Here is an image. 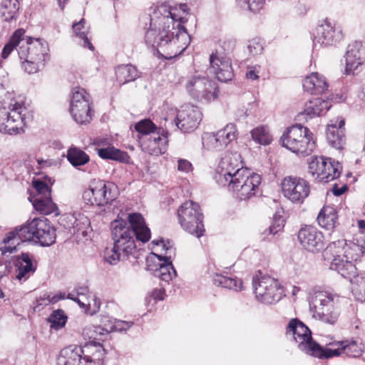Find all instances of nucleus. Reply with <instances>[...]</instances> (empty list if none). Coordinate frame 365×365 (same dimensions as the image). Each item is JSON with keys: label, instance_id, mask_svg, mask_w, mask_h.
<instances>
[{"label": "nucleus", "instance_id": "5", "mask_svg": "<svg viewBox=\"0 0 365 365\" xmlns=\"http://www.w3.org/2000/svg\"><path fill=\"white\" fill-rule=\"evenodd\" d=\"M17 51L23 68L29 74L38 71L48 59V45L39 38H25L23 36L21 45Z\"/></svg>", "mask_w": 365, "mask_h": 365}, {"label": "nucleus", "instance_id": "50", "mask_svg": "<svg viewBox=\"0 0 365 365\" xmlns=\"http://www.w3.org/2000/svg\"><path fill=\"white\" fill-rule=\"evenodd\" d=\"M236 2L242 9H248L255 13L263 7L264 0H236Z\"/></svg>", "mask_w": 365, "mask_h": 365}, {"label": "nucleus", "instance_id": "14", "mask_svg": "<svg viewBox=\"0 0 365 365\" xmlns=\"http://www.w3.org/2000/svg\"><path fill=\"white\" fill-rule=\"evenodd\" d=\"M185 86L191 98L198 101L208 103L217 97L215 83L205 76H190Z\"/></svg>", "mask_w": 365, "mask_h": 365}, {"label": "nucleus", "instance_id": "54", "mask_svg": "<svg viewBox=\"0 0 365 365\" xmlns=\"http://www.w3.org/2000/svg\"><path fill=\"white\" fill-rule=\"evenodd\" d=\"M133 324V322L122 321L114 319L113 324L110 326L108 331L109 333L111 331H126L132 327Z\"/></svg>", "mask_w": 365, "mask_h": 365}, {"label": "nucleus", "instance_id": "12", "mask_svg": "<svg viewBox=\"0 0 365 365\" xmlns=\"http://www.w3.org/2000/svg\"><path fill=\"white\" fill-rule=\"evenodd\" d=\"M252 287L257 299L264 304L276 303L285 296L281 284L269 276L253 277Z\"/></svg>", "mask_w": 365, "mask_h": 365}, {"label": "nucleus", "instance_id": "23", "mask_svg": "<svg viewBox=\"0 0 365 365\" xmlns=\"http://www.w3.org/2000/svg\"><path fill=\"white\" fill-rule=\"evenodd\" d=\"M298 240L302 246L309 252H319L324 249V235L315 227L307 225L298 232Z\"/></svg>", "mask_w": 365, "mask_h": 365}, {"label": "nucleus", "instance_id": "38", "mask_svg": "<svg viewBox=\"0 0 365 365\" xmlns=\"http://www.w3.org/2000/svg\"><path fill=\"white\" fill-rule=\"evenodd\" d=\"M24 34L25 30L23 29H19L14 31L9 38V41L5 44L2 49V58L6 59L8 58L14 48H20L21 40H23V36H24Z\"/></svg>", "mask_w": 365, "mask_h": 365}, {"label": "nucleus", "instance_id": "25", "mask_svg": "<svg viewBox=\"0 0 365 365\" xmlns=\"http://www.w3.org/2000/svg\"><path fill=\"white\" fill-rule=\"evenodd\" d=\"M88 353L87 349L81 350L80 347L68 346L63 349L57 357V365H91L84 361L81 354Z\"/></svg>", "mask_w": 365, "mask_h": 365}, {"label": "nucleus", "instance_id": "48", "mask_svg": "<svg viewBox=\"0 0 365 365\" xmlns=\"http://www.w3.org/2000/svg\"><path fill=\"white\" fill-rule=\"evenodd\" d=\"M135 130L145 135V138L155 133L158 127L150 119H143L135 125Z\"/></svg>", "mask_w": 365, "mask_h": 365}, {"label": "nucleus", "instance_id": "60", "mask_svg": "<svg viewBox=\"0 0 365 365\" xmlns=\"http://www.w3.org/2000/svg\"><path fill=\"white\" fill-rule=\"evenodd\" d=\"M178 169L181 172L189 173L192 170V164L187 160L179 159Z\"/></svg>", "mask_w": 365, "mask_h": 365}, {"label": "nucleus", "instance_id": "58", "mask_svg": "<svg viewBox=\"0 0 365 365\" xmlns=\"http://www.w3.org/2000/svg\"><path fill=\"white\" fill-rule=\"evenodd\" d=\"M165 296V291L164 289H154L152 293L150 294L148 297H147V301L149 303L151 301H153V304H155L157 301H162L164 299Z\"/></svg>", "mask_w": 365, "mask_h": 365}, {"label": "nucleus", "instance_id": "51", "mask_svg": "<svg viewBox=\"0 0 365 365\" xmlns=\"http://www.w3.org/2000/svg\"><path fill=\"white\" fill-rule=\"evenodd\" d=\"M33 187L36 192L34 197H38L39 195L44 197L51 196V188L45 182L39 180H34Z\"/></svg>", "mask_w": 365, "mask_h": 365}, {"label": "nucleus", "instance_id": "36", "mask_svg": "<svg viewBox=\"0 0 365 365\" xmlns=\"http://www.w3.org/2000/svg\"><path fill=\"white\" fill-rule=\"evenodd\" d=\"M66 157L68 162L78 170H81L80 167L90 161L89 155L83 150L76 147L70 148L68 150Z\"/></svg>", "mask_w": 365, "mask_h": 365}, {"label": "nucleus", "instance_id": "17", "mask_svg": "<svg viewBox=\"0 0 365 365\" xmlns=\"http://www.w3.org/2000/svg\"><path fill=\"white\" fill-rule=\"evenodd\" d=\"M241 163V156L237 152L226 153L221 158L216 170L215 178L217 182L222 186L228 185L231 178L234 179L237 170L244 169Z\"/></svg>", "mask_w": 365, "mask_h": 365}, {"label": "nucleus", "instance_id": "4", "mask_svg": "<svg viewBox=\"0 0 365 365\" xmlns=\"http://www.w3.org/2000/svg\"><path fill=\"white\" fill-rule=\"evenodd\" d=\"M341 297L336 293L314 289L309 294V309L313 318L334 324L339 316L338 304Z\"/></svg>", "mask_w": 365, "mask_h": 365}, {"label": "nucleus", "instance_id": "56", "mask_svg": "<svg viewBox=\"0 0 365 365\" xmlns=\"http://www.w3.org/2000/svg\"><path fill=\"white\" fill-rule=\"evenodd\" d=\"M235 46V41L233 40H226L221 42L220 47L215 51H220L222 56H230Z\"/></svg>", "mask_w": 365, "mask_h": 365}, {"label": "nucleus", "instance_id": "21", "mask_svg": "<svg viewBox=\"0 0 365 365\" xmlns=\"http://www.w3.org/2000/svg\"><path fill=\"white\" fill-rule=\"evenodd\" d=\"M11 264L16 268V277L25 282L33 275L37 269V261L33 253L22 252L11 258Z\"/></svg>", "mask_w": 365, "mask_h": 365}, {"label": "nucleus", "instance_id": "19", "mask_svg": "<svg viewBox=\"0 0 365 365\" xmlns=\"http://www.w3.org/2000/svg\"><path fill=\"white\" fill-rule=\"evenodd\" d=\"M282 190L284 196L292 202L302 203L308 197L310 188L303 178L289 176L283 180Z\"/></svg>", "mask_w": 365, "mask_h": 365}, {"label": "nucleus", "instance_id": "13", "mask_svg": "<svg viewBox=\"0 0 365 365\" xmlns=\"http://www.w3.org/2000/svg\"><path fill=\"white\" fill-rule=\"evenodd\" d=\"M341 165L331 158L314 157L309 163V173L319 182H328L341 175Z\"/></svg>", "mask_w": 365, "mask_h": 365}, {"label": "nucleus", "instance_id": "24", "mask_svg": "<svg viewBox=\"0 0 365 365\" xmlns=\"http://www.w3.org/2000/svg\"><path fill=\"white\" fill-rule=\"evenodd\" d=\"M365 58V49L362 43L355 41L348 46L345 55L346 75L354 74L355 70L362 64Z\"/></svg>", "mask_w": 365, "mask_h": 365}, {"label": "nucleus", "instance_id": "37", "mask_svg": "<svg viewBox=\"0 0 365 365\" xmlns=\"http://www.w3.org/2000/svg\"><path fill=\"white\" fill-rule=\"evenodd\" d=\"M212 281L213 284L216 286L234 289L235 291H240L242 287V282L241 279L237 277H226L220 274H215Z\"/></svg>", "mask_w": 365, "mask_h": 365}, {"label": "nucleus", "instance_id": "27", "mask_svg": "<svg viewBox=\"0 0 365 365\" xmlns=\"http://www.w3.org/2000/svg\"><path fill=\"white\" fill-rule=\"evenodd\" d=\"M344 120L339 118V122H331L327 128V139L329 145L336 149H341L345 143Z\"/></svg>", "mask_w": 365, "mask_h": 365}, {"label": "nucleus", "instance_id": "29", "mask_svg": "<svg viewBox=\"0 0 365 365\" xmlns=\"http://www.w3.org/2000/svg\"><path fill=\"white\" fill-rule=\"evenodd\" d=\"M81 350L87 349L88 353L81 354L84 361L88 364L91 362V365H99L96 361H101L105 355V349L100 341H88L83 346H79Z\"/></svg>", "mask_w": 365, "mask_h": 365}, {"label": "nucleus", "instance_id": "15", "mask_svg": "<svg viewBox=\"0 0 365 365\" xmlns=\"http://www.w3.org/2000/svg\"><path fill=\"white\" fill-rule=\"evenodd\" d=\"M344 252V258L332 259L330 269L336 271L344 278H351L356 274V268L353 262L359 260L364 252L361 246L350 242L347 243Z\"/></svg>", "mask_w": 365, "mask_h": 365}, {"label": "nucleus", "instance_id": "61", "mask_svg": "<svg viewBox=\"0 0 365 365\" xmlns=\"http://www.w3.org/2000/svg\"><path fill=\"white\" fill-rule=\"evenodd\" d=\"M78 222H81L84 227H86L90 225L89 219L86 217L82 216L79 219H76V221L74 222L73 227L76 229L78 232L81 230V227H78Z\"/></svg>", "mask_w": 365, "mask_h": 365}, {"label": "nucleus", "instance_id": "31", "mask_svg": "<svg viewBox=\"0 0 365 365\" xmlns=\"http://www.w3.org/2000/svg\"><path fill=\"white\" fill-rule=\"evenodd\" d=\"M338 215L336 208L333 206H324L319 212L317 221L319 225L326 229L332 230L337 224Z\"/></svg>", "mask_w": 365, "mask_h": 365}, {"label": "nucleus", "instance_id": "57", "mask_svg": "<svg viewBox=\"0 0 365 365\" xmlns=\"http://www.w3.org/2000/svg\"><path fill=\"white\" fill-rule=\"evenodd\" d=\"M165 251L164 256L161 255L154 254V255L160 261L172 263V257L175 255V249L172 246L166 245V247L163 248Z\"/></svg>", "mask_w": 365, "mask_h": 365}, {"label": "nucleus", "instance_id": "8", "mask_svg": "<svg viewBox=\"0 0 365 365\" xmlns=\"http://www.w3.org/2000/svg\"><path fill=\"white\" fill-rule=\"evenodd\" d=\"M281 145L292 153L308 155L315 148L312 133L300 124L286 129L280 138Z\"/></svg>", "mask_w": 365, "mask_h": 365}, {"label": "nucleus", "instance_id": "49", "mask_svg": "<svg viewBox=\"0 0 365 365\" xmlns=\"http://www.w3.org/2000/svg\"><path fill=\"white\" fill-rule=\"evenodd\" d=\"M346 240L341 239L335 242H332L327 247V252L331 253L333 259L344 258L345 247H346Z\"/></svg>", "mask_w": 365, "mask_h": 365}, {"label": "nucleus", "instance_id": "3", "mask_svg": "<svg viewBox=\"0 0 365 365\" xmlns=\"http://www.w3.org/2000/svg\"><path fill=\"white\" fill-rule=\"evenodd\" d=\"M286 335L291 337L297 344L298 348L303 352L319 359H330L339 356V349L324 348L314 341L312 337V331L302 322L295 318L289 321L286 331Z\"/></svg>", "mask_w": 365, "mask_h": 365}, {"label": "nucleus", "instance_id": "6", "mask_svg": "<svg viewBox=\"0 0 365 365\" xmlns=\"http://www.w3.org/2000/svg\"><path fill=\"white\" fill-rule=\"evenodd\" d=\"M14 230L21 241L38 243L42 247L50 246L56 242V229L45 217L34 218Z\"/></svg>", "mask_w": 365, "mask_h": 365}, {"label": "nucleus", "instance_id": "1", "mask_svg": "<svg viewBox=\"0 0 365 365\" xmlns=\"http://www.w3.org/2000/svg\"><path fill=\"white\" fill-rule=\"evenodd\" d=\"M187 14L185 4L178 8L165 4L158 6L150 16V27L145 34V43L165 59L181 54L190 43V36L182 25Z\"/></svg>", "mask_w": 365, "mask_h": 365}, {"label": "nucleus", "instance_id": "42", "mask_svg": "<svg viewBox=\"0 0 365 365\" xmlns=\"http://www.w3.org/2000/svg\"><path fill=\"white\" fill-rule=\"evenodd\" d=\"M349 279L354 284L353 292L357 300L365 302V272L355 274Z\"/></svg>", "mask_w": 365, "mask_h": 365}, {"label": "nucleus", "instance_id": "55", "mask_svg": "<svg viewBox=\"0 0 365 365\" xmlns=\"http://www.w3.org/2000/svg\"><path fill=\"white\" fill-rule=\"evenodd\" d=\"M6 255L0 251V279L6 276L11 271V262L6 258Z\"/></svg>", "mask_w": 365, "mask_h": 365}, {"label": "nucleus", "instance_id": "18", "mask_svg": "<svg viewBox=\"0 0 365 365\" xmlns=\"http://www.w3.org/2000/svg\"><path fill=\"white\" fill-rule=\"evenodd\" d=\"M341 39V28L326 19L315 29L313 38L314 47L333 46Z\"/></svg>", "mask_w": 365, "mask_h": 365}, {"label": "nucleus", "instance_id": "26", "mask_svg": "<svg viewBox=\"0 0 365 365\" xmlns=\"http://www.w3.org/2000/svg\"><path fill=\"white\" fill-rule=\"evenodd\" d=\"M160 130L157 133H154L149 136L146 137L143 142V145L147 151L154 155H159L166 151L168 145L167 133H160Z\"/></svg>", "mask_w": 365, "mask_h": 365}, {"label": "nucleus", "instance_id": "47", "mask_svg": "<svg viewBox=\"0 0 365 365\" xmlns=\"http://www.w3.org/2000/svg\"><path fill=\"white\" fill-rule=\"evenodd\" d=\"M19 10L18 0H3L1 3V13L6 21H11L15 18Z\"/></svg>", "mask_w": 365, "mask_h": 365}, {"label": "nucleus", "instance_id": "46", "mask_svg": "<svg viewBox=\"0 0 365 365\" xmlns=\"http://www.w3.org/2000/svg\"><path fill=\"white\" fill-rule=\"evenodd\" d=\"M251 136L254 141L260 145H269L272 141V136L267 128L264 126L252 129Z\"/></svg>", "mask_w": 365, "mask_h": 365}, {"label": "nucleus", "instance_id": "40", "mask_svg": "<svg viewBox=\"0 0 365 365\" xmlns=\"http://www.w3.org/2000/svg\"><path fill=\"white\" fill-rule=\"evenodd\" d=\"M85 20L82 19L79 22L76 23L73 25V31L75 33L76 37L80 39V44L84 48L93 51L94 47L90 40L88 38V28L85 26Z\"/></svg>", "mask_w": 365, "mask_h": 365}, {"label": "nucleus", "instance_id": "52", "mask_svg": "<svg viewBox=\"0 0 365 365\" xmlns=\"http://www.w3.org/2000/svg\"><path fill=\"white\" fill-rule=\"evenodd\" d=\"M341 350L349 357H358L362 351L361 346L355 341H351L344 345Z\"/></svg>", "mask_w": 365, "mask_h": 365}, {"label": "nucleus", "instance_id": "44", "mask_svg": "<svg viewBox=\"0 0 365 365\" xmlns=\"http://www.w3.org/2000/svg\"><path fill=\"white\" fill-rule=\"evenodd\" d=\"M68 316L63 309L53 310L47 319L51 329L59 330L65 327Z\"/></svg>", "mask_w": 365, "mask_h": 365}, {"label": "nucleus", "instance_id": "43", "mask_svg": "<svg viewBox=\"0 0 365 365\" xmlns=\"http://www.w3.org/2000/svg\"><path fill=\"white\" fill-rule=\"evenodd\" d=\"M217 132L219 133V137L223 139L226 147L232 146L233 143L237 140L239 134L237 126L234 123L227 124Z\"/></svg>", "mask_w": 365, "mask_h": 365}, {"label": "nucleus", "instance_id": "30", "mask_svg": "<svg viewBox=\"0 0 365 365\" xmlns=\"http://www.w3.org/2000/svg\"><path fill=\"white\" fill-rule=\"evenodd\" d=\"M303 88L311 94H321L327 90L328 83L324 76L312 73L304 80Z\"/></svg>", "mask_w": 365, "mask_h": 365}, {"label": "nucleus", "instance_id": "7", "mask_svg": "<svg viewBox=\"0 0 365 365\" xmlns=\"http://www.w3.org/2000/svg\"><path fill=\"white\" fill-rule=\"evenodd\" d=\"M26 108L17 102L13 94L8 93L0 104V131L8 134H16L23 125L26 124Z\"/></svg>", "mask_w": 365, "mask_h": 365}, {"label": "nucleus", "instance_id": "28", "mask_svg": "<svg viewBox=\"0 0 365 365\" xmlns=\"http://www.w3.org/2000/svg\"><path fill=\"white\" fill-rule=\"evenodd\" d=\"M331 103L319 98H313L307 102L304 110L300 113L305 118H313L325 114L331 108Z\"/></svg>", "mask_w": 365, "mask_h": 365}, {"label": "nucleus", "instance_id": "62", "mask_svg": "<svg viewBox=\"0 0 365 365\" xmlns=\"http://www.w3.org/2000/svg\"><path fill=\"white\" fill-rule=\"evenodd\" d=\"M246 77L250 80H257L259 78L258 71L256 70V67H250L246 73Z\"/></svg>", "mask_w": 365, "mask_h": 365}, {"label": "nucleus", "instance_id": "39", "mask_svg": "<svg viewBox=\"0 0 365 365\" xmlns=\"http://www.w3.org/2000/svg\"><path fill=\"white\" fill-rule=\"evenodd\" d=\"M202 143L209 150L220 151L227 148L223 139L219 137V133H207L202 136Z\"/></svg>", "mask_w": 365, "mask_h": 365}, {"label": "nucleus", "instance_id": "11", "mask_svg": "<svg viewBox=\"0 0 365 365\" xmlns=\"http://www.w3.org/2000/svg\"><path fill=\"white\" fill-rule=\"evenodd\" d=\"M118 195V187L113 182L94 180L83 192V199L87 205L101 207L115 200Z\"/></svg>", "mask_w": 365, "mask_h": 365}, {"label": "nucleus", "instance_id": "9", "mask_svg": "<svg viewBox=\"0 0 365 365\" xmlns=\"http://www.w3.org/2000/svg\"><path fill=\"white\" fill-rule=\"evenodd\" d=\"M234 179L231 178L227 185L230 190L236 193L240 200H248L256 195L259 190L261 176L248 169L237 170Z\"/></svg>", "mask_w": 365, "mask_h": 365}, {"label": "nucleus", "instance_id": "10", "mask_svg": "<svg viewBox=\"0 0 365 365\" xmlns=\"http://www.w3.org/2000/svg\"><path fill=\"white\" fill-rule=\"evenodd\" d=\"M178 216L183 230L197 238L204 235V216L199 204L192 200L185 202L178 208Z\"/></svg>", "mask_w": 365, "mask_h": 365}, {"label": "nucleus", "instance_id": "20", "mask_svg": "<svg viewBox=\"0 0 365 365\" xmlns=\"http://www.w3.org/2000/svg\"><path fill=\"white\" fill-rule=\"evenodd\" d=\"M201 120L200 109L193 105L185 104L178 111L175 125L182 132L190 133L197 128Z\"/></svg>", "mask_w": 365, "mask_h": 365}, {"label": "nucleus", "instance_id": "16", "mask_svg": "<svg viewBox=\"0 0 365 365\" xmlns=\"http://www.w3.org/2000/svg\"><path fill=\"white\" fill-rule=\"evenodd\" d=\"M70 113L73 120L79 124L90 123L93 116L90 96L84 88L76 87L72 91Z\"/></svg>", "mask_w": 365, "mask_h": 365}, {"label": "nucleus", "instance_id": "45", "mask_svg": "<svg viewBox=\"0 0 365 365\" xmlns=\"http://www.w3.org/2000/svg\"><path fill=\"white\" fill-rule=\"evenodd\" d=\"M155 275L159 277L162 281L169 282L177 276V272L172 263L163 262L155 269Z\"/></svg>", "mask_w": 365, "mask_h": 365}, {"label": "nucleus", "instance_id": "34", "mask_svg": "<svg viewBox=\"0 0 365 365\" xmlns=\"http://www.w3.org/2000/svg\"><path fill=\"white\" fill-rule=\"evenodd\" d=\"M117 81L120 84H125L133 81L140 76V73L136 67L130 65H121L115 68Z\"/></svg>", "mask_w": 365, "mask_h": 365}, {"label": "nucleus", "instance_id": "33", "mask_svg": "<svg viewBox=\"0 0 365 365\" xmlns=\"http://www.w3.org/2000/svg\"><path fill=\"white\" fill-rule=\"evenodd\" d=\"M97 153L102 159L111 160L120 163H126L129 158L126 152L110 145L97 148Z\"/></svg>", "mask_w": 365, "mask_h": 365}, {"label": "nucleus", "instance_id": "53", "mask_svg": "<svg viewBox=\"0 0 365 365\" xmlns=\"http://www.w3.org/2000/svg\"><path fill=\"white\" fill-rule=\"evenodd\" d=\"M247 48L251 56L260 54L263 50V42L259 38H254L247 42Z\"/></svg>", "mask_w": 365, "mask_h": 365}, {"label": "nucleus", "instance_id": "2", "mask_svg": "<svg viewBox=\"0 0 365 365\" xmlns=\"http://www.w3.org/2000/svg\"><path fill=\"white\" fill-rule=\"evenodd\" d=\"M129 225L123 220L111 223L113 246L104 251V259L112 265L128 259L136 249L135 237L143 243L149 241L151 233L143 215L138 212L128 215Z\"/></svg>", "mask_w": 365, "mask_h": 365}, {"label": "nucleus", "instance_id": "32", "mask_svg": "<svg viewBox=\"0 0 365 365\" xmlns=\"http://www.w3.org/2000/svg\"><path fill=\"white\" fill-rule=\"evenodd\" d=\"M32 205L34 208L43 215H50L52 213H55L58 215V207L53 202L51 199V196L48 197H41V195L38 197H33Z\"/></svg>", "mask_w": 365, "mask_h": 365}, {"label": "nucleus", "instance_id": "35", "mask_svg": "<svg viewBox=\"0 0 365 365\" xmlns=\"http://www.w3.org/2000/svg\"><path fill=\"white\" fill-rule=\"evenodd\" d=\"M18 234L14 229L7 232L2 240V245L0 247V251L5 254H12L16 252L18 250V247L21 244Z\"/></svg>", "mask_w": 365, "mask_h": 365}, {"label": "nucleus", "instance_id": "22", "mask_svg": "<svg viewBox=\"0 0 365 365\" xmlns=\"http://www.w3.org/2000/svg\"><path fill=\"white\" fill-rule=\"evenodd\" d=\"M222 54L220 51L210 54V68L219 81L226 83L232 81L235 75L230 56Z\"/></svg>", "mask_w": 365, "mask_h": 365}, {"label": "nucleus", "instance_id": "59", "mask_svg": "<svg viewBox=\"0 0 365 365\" xmlns=\"http://www.w3.org/2000/svg\"><path fill=\"white\" fill-rule=\"evenodd\" d=\"M49 304H51L49 301V294L45 293L36 299L34 310L40 311L43 307L47 306Z\"/></svg>", "mask_w": 365, "mask_h": 365}, {"label": "nucleus", "instance_id": "64", "mask_svg": "<svg viewBox=\"0 0 365 365\" xmlns=\"http://www.w3.org/2000/svg\"><path fill=\"white\" fill-rule=\"evenodd\" d=\"M75 289L78 296H86L89 291L86 285L78 286Z\"/></svg>", "mask_w": 365, "mask_h": 365}, {"label": "nucleus", "instance_id": "41", "mask_svg": "<svg viewBox=\"0 0 365 365\" xmlns=\"http://www.w3.org/2000/svg\"><path fill=\"white\" fill-rule=\"evenodd\" d=\"M108 329L101 326H88L83 329V335L87 337L89 341H103L108 335Z\"/></svg>", "mask_w": 365, "mask_h": 365}, {"label": "nucleus", "instance_id": "63", "mask_svg": "<svg viewBox=\"0 0 365 365\" xmlns=\"http://www.w3.org/2000/svg\"><path fill=\"white\" fill-rule=\"evenodd\" d=\"M331 190L335 196H340L347 190V185H343L341 187H339L336 184H334Z\"/></svg>", "mask_w": 365, "mask_h": 365}]
</instances>
